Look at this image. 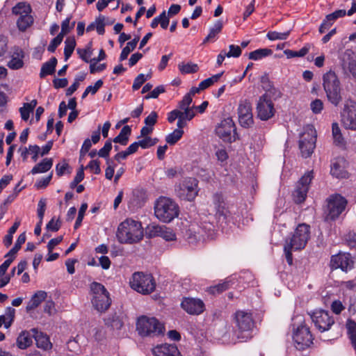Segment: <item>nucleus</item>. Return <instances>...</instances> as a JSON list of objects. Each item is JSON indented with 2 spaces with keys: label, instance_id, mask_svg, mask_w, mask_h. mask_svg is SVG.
<instances>
[{
  "label": "nucleus",
  "instance_id": "1",
  "mask_svg": "<svg viewBox=\"0 0 356 356\" xmlns=\"http://www.w3.org/2000/svg\"><path fill=\"white\" fill-rule=\"evenodd\" d=\"M144 236L141 222L127 218L118 227L116 237L120 243L133 244L140 242Z\"/></svg>",
  "mask_w": 356,
  "mask_h": 356
},
{
  "label": "nucleus",
  "instance_id": "2",
  "mask_svg": "<svg viewBox=\"0 0 356 356\" xmlns=\"http://www.w3.org/2000/svg\"><path fill=\"white\" fill-rule=\"evenodd\" d=\"M309 226L306 224H300L295 229L291 237L286 239L284 250L287 263L293 264L292 250L303 249L309 238Z\"/></svg>",
  "mask_w": 356,
  "mask_h": 356
},
{
  "label": "nucleus",
  "instance_id": "3",
  "mask_svg": "<svg viewBox=\"0 0 356 356\" xmlns=\"http://www.w3.org/2000/svg\"><path fill=\"white\" fill-rule=\"evenodd\" d=\"M234 334L238 339L247 340L252 337L251 331L254 326L252 314L245 311L238 310L234 316Z\"/></svg>",
  "mask_w": 356,
  "mask_h": 356
},
{
  "label": "nucleus",
  "instance_id": "4",
  "mask_svg": "<svg viewBox=\"0 0 356 356\" xmlns=\"http://www.w3.org/2000/svg\"><path fill=\"white\" fill-rule=\"evenodd\" d=\"M323 86L328 101L338 106L342 100L340 81L334 71L330 70L323 76Z\"/></svg>",
  "mask_w": 356,
  "mask_h": 356
},
{
  "label": "nucleus",
  "instance_id": "5",
  "mask_svg": "<svg viewBox=\"0 0 356 356\" xmlns=\"http://www.w3.org/2000/svg\"><path fill=\"white\" fill-rule=\"evenodd\" d=\"M154 213L156 217L161 221L170 222L178 216L179 207L171 199L161 197L155 203Z\"/></svg>",
  "mask_w": 356,
  "mask_h": 356
},
{
  "label": "nucleus",
  "instance_id": "6",
  "mask_svg": "<svg viewBox=\"0 0 356 356\" xmlns=\"http://www.w3.org/2000/svg\"><path fill=\"white\" fill-rule=\"evenodd\" d=\"M136 330L142 337H154L163 334L165 327L157 318L142 316L137 320Z\"/></svg>",
  "mask_w": 356,
  "mask_h": 356
},
{
  "label": "nucleus",
  "instance_id": "7",
  "mask_svg": "<svg viewBox=\"0 0 356 356\" xmlns=\"http://www.w3.org/2000/svg\"><path fill=\"white\" fill-rule=\"evenodd\" d=\"M132 289L143 295H148L154 291L156 282L151 274L136 272L132 275L129 282Z\"/></svg>",
  "mask_w": 356,
  "mask_h": 356
},
{
  "label": "nucleus",
  "instance_id": "8",
  "mask_svg": "<svg viewBox=\"0 0 356 356\" xmlns=\"http://www.w3.org/2000/svg\"><path fill=\"white\" fill-rule=\"evenodd\" d=\"M90 290L92 294L91 302L94 308L99 312H106L111 304L106 289L102 284L94 282L90 284Z\"/></svg>",
  "mask_w": 356,
  "mask_h": 356
},
{
  "label": "nucleus",
  "instance_id": "9",
  "mask_svg": "<svg viewBox=\"0 0 356 356\" xmlns=\"http://www.w3.org/2000/svg\"><path fill=\"white\" fill-rule=\"evenodd\" d=\"M188 239L190 243L204 241L215 238L216 232L214 225L209 222H203L197 227L192 225L188 229Z\"/></svg>",
  "mask_w": 356,
  "mask_h": 356
},
{
  "label": "nucleus",
  "instance_id": "10",
  "mask_svg": "<svg viewBox=\"0 0 356 356\" xmlns=\"http://www.w3.org/2000/svg\"><path fill=\"white\" fill-rule=\"evenodd\" d=\"M316 134L314 128L308 125L305 128L304 132L300 135L299 147L302 156L309 157L316 147Z\"/></svg>",
  "mask_w": 356,
  "mask_h": 356
},
{
  "label": "nucleus",
  "instance_id": "11",
  "mask_svg": "<svg viewBox=\"0 0 356 356\" xmlns=\"http://www.w3.org/2000/svg\"><path fill=\"white\" fill-rule=\"evenodd\" d=\"M177 195L182 200L192 201L197 195V181L193 177L185 178L176 188Z\"/></svg>",
  "mask_w": 356,
  "mask_h": 356
},
{
  "label": "nucleus",
  "instance_id": "12",
  "mask_svg": "<svg viewBox=\"0 0 356 356\" xmlns=\"http://www.w3.org/2000/svg\"><path fill=\"white\" fill-rule=\"evenodd\" d=\"M341 122L346 129L356 130V102L347 99L341 113Z\"/></svg>",
  "mask_w": 356,
  "mask_h": 356
},
{
  "label": "nucleus",
  "instance_id": "13",
  "mask_svg": "<svg viewBox=\"0 0 356 356\" xmlns=\"http://www.w3.org/2000/svg\"><path fill=\"white\" fill-rule=\"evenodd\" d=\"M310 318L316 329L321 332L328 331L334 324V318L329 312L319 309L310 314Z\"/></svg>",
  "mask_w": 356,
  "mask_h": 356
},
{
  "label": "nucleus",
  "instance_id": "14",
  "mask_svg": "<svg viewBox=\"0 0 356 356\" xmlns=\"http://www.w3.org/2000/svg\"><path fill=\"white\" fill-rule=\"evenodd\" d=\"M296 348L304 350L313 343V337L309 328L305 325H300L293 334Z\"/></svg>",
  "mask_w": 356,
  "mask_h": 356
},
{
  "label": "nucleus",
  "instance_id": "15",
  "mask_svg": "<svg viewBox=\"0 0 356 356\" xmlns=\"http://www.w3.org/2000/svg\"><path fill=\"white\" fill-rule=\"evenodd\" d=\"M347 204V200L340 195H332L327 204V217L334 220L344 211Z\"/></svg>",
  "mask_w": 356,
  "mask_h": 356
},
{
  "label": "nucleus",
  "instance_id": "16",
  "mask_svg": "<svg viewBox=\"0 0 356 356\" xmlns=\"http://www.w3.org/2000/svg\"><path fill=\"white\" fill-rule=\"evenodd\" d=\"M257 116L261 120H268L274 115L275 109L270 97L266 94L259 99L257 105Z\"/></svg>",
  "mask_w": 356,
  "mask_h": 356
},
{
  "label": "nucleus",
  "instance_id": "17",
  "mask_svg": "<svg viewBox=\"0 0 356 356\" xmlns=\"http://www.w3.org/2000/svg\"><path fill=\"white\" fill-rule=\"evenodd\" d=\"M313 179L312 171L305 173L298 181L296 189L293 192V199L296 203L305 201L309 190V184Z\"/></svg>",
  "mask_w": 356,
  "mask_h": 356
},
{
  "label": "nucleus",
  "instance_id": "18",
  "mask_svg": "<svg viewBox=\"0 0 356 356\" xmlns=\"http://www.w3.org/2000/svg\"><path fill=\"white\" fill-rule=\"evenodd\" d=\"M354 260L349 253L339 252L333 255L330 260V267L332 269L340 268L343 271L348 272L353 268Z\"/></svg>",
  "mask_w": 356,
  "mask_h": 356
},
{
  "label": "nucleus",
  "instance_id": "19",
  "mask_svg": "<svg viewBox=\"0 0 356 356\" xmlns=\"http://www.w3.org/2000/svg\"><path fill=\"white\" fill-rule=\"evenodd\" d=\"M235 125L231 118H226L216 128V134L225 142H232V138H234Z\"/></svg>",
  "mask_w": 356,
  "mask_h": 356
},
{
  "label": "nucleus",
  "instance_id": "20",
  "mask_svg": "<svg viewBox=\"0 0 356 356\" xmlns=\"http://www.w3.org/2000/svg\"><path fill=\"white\" fill-rule=\"evenodd\" d=\"M238 121L240 124L245 128L253 124V115L251 104L247 100L240 102L238 108Z\"/></svg>",
  "mask_w": 356,
  "mask_h": 356
},
{
  "label": "nucleus",
  "instance_id": "21",
  "mask_svg": "<svg viewBox=\"0 0 356 356\" xmlns=\"http://www.w3.org/2000/svg\"><path fill=\"white\" fill-rule=\"evenodd\" d=\"M181 307L191 315H200L205 309L203 301L193 298H184L181 301Z\"/></svg>",
  "mask_w": 356,
  "mask_h": 356
},
{
  "label": "nucleus",
  "instance_id": "22",
  "mask_svg": "<svg viewBox=\"0 0 356 356\" xmlns=\"http://www.w3.org/2000/svg\"><path fill=\"white\" fill-rule=\"evenodd\" d=\"M148 235L149 237L160 236L166 241H172L176 240V235L173 230L164 225H152L148 227Z\"/></svg>",
  "mask_w": 356,
  "mask_h": 356
},
{
  "label": "nucleus",
  "instance_id": "23",
  "mask_svg": "<svg viewBox=\"0 0 356 356\" xmlns=\"http://www.w3.org/2000/svg\"><path fill=\"white\" fill-rule=\"evenodd\" d=\"M347 166L348 163L344 158L334 159L330 165V174L337 179H346L348 177Z\"/></svg>",
  "mask_w": 356,
  "mask_h": 356
},
{
  "label": "nucleus",
  "instance_id": "24",
  "mask_svg": "<svg viewBox=\"0 0 356 356\" xmlns=\"http://www.w3.org/2000/svg\"><path fill=\"white\" fill-rule=\"evenodd\" d=\"M213 200L216 211V217L218 219V222L220 225L222 223H227L230 217V212L226 207L222 197L221 195L216 194L213 196Z\"/></svg>",
  "mask_w": 356,
  "mask_h": 356
},
{
  "label": "nucleus",
  "instance_id": "25",
  "mask_svg": "<svg viewBox=\"0 0 356 356\" xmlns=\"http://www.w3.org/2000/svg\"><path fill=\"white\" fill-rule=\"evenodd\" d=\"M154 356H181L175 345L163 344L156 346L152 349Z\"/></svg>",
  "mask_w": 356,
  "mask_h": 356
},
{
  "label": "nucleus",
  "instance_id": "26",
  "mask_svg": "<svg viewBox=\"0 0 356 356\" xmlns=\"http://www.w3.org/2000/svg\"><path fill=\"white\" fill-rule=\"evenodd\" d=\"M24 54L23 50L18 47H15L13 48L11 60L8 62V66L9 68L13 70H18L22 68L24 65Z\"/></svg>",
  "mask_w": 356,
  "mask_h": 356
},
{
  "label": "nucleus",
  "instance_id": "27",
  "mask_svg": "<svg viewBox=\"0 0 356 356\" xmlns=\"http://www.w3.org/2000/svg\"><path fill=\"white\" fill-rule=\"evenodd\" d=\"M33 337H34L36 346L42 349L48 350L51 348V343L47 334L42 332L38 331L36 329H32Z\"/></svg>",
  "mask_w": 356,
  "mask_h": 356
},
{
  "label": "nucleus",
  "instance_id": "28",
  "mask_svg": "<svg viewBox=\"0 0 356 356\" xmlns=\"http://www.w3.org/2000/svg\"><path fill=\"white\" fill-rule=\"evenodd\" d=\"M47 296V294L45 291H39L36 292L28 302L26 307V311L30 312L38 307L45 300Z\"/></svg>",
  "mask_w": 356,
  "mask_h": 356
},
{
  "label": "nucleus",
  "instance_id": "29",
  "mask_svg": "<svg viewBox=\"0 0 356 356\" xmlns=\"http://www.w3.org/2000/svg\"><path fill=\"white\" fill-rule=\"evenodd\" d=\"M53 165L52 159L46 158L43 159L40 163L35 165L31 172L32 174L43 173L47 172L51 169Z\"/></svg>",
  "mask_w": 356,
  "mask_h": 356
},
{
  "label": "nucleus",
  "instance_id": "30",
  "mask_svg": "<svg viewBox=\"0 0 356 356\" xmlns=\"http://www.w3.org/2000/svg\"><path fill=\"white\" fill-rule=\"evenodd\" d=\"M56 64L57 60L55 57L51 58L48 62L44 63L41 67L40 76L44 78L47 75L53 74L55 71Z\"/></svg>",
  "mask_w": 356,
  "mask_h": 356
},
{
  "label": "nucleus",
  "instance_id": "31",
  "mask_svg": "<svg viewBox=\"0 0 356 356\" xmlns=\"http://www.w3.org/2000/svg\"><path fill=\"white\" fill-rule=\"evenodd\" d=\"M33 23V18L31 13H26L20 16L17 21V27L21 31H25Z\"/></svg>",
  "mask_w": 356,
  "mask_h": 356
},
{
  "label": "nucleus",
  "instance_id": "32",
  "mask_svg": "<svg viewBox=\"0 0 356 356\" xmlns=\"http://www.w3.org/2000/svg\"><path fill=\"white\" fill-rule=\"evenodd\" d=\"M131 129L129 126L125 125L120 131V134L113 139L115 143H120L122 145H126L129 140Z\"/></svg>",
  "mask_w": 356,
  "mask_h": 356
},
{
  "label": "nucleus",
  "instance_id": "33",
  "mask_svg": "<svg viewBox=\"0 0 356 356\" xmlns=\"http://www.w3.org/2000/svg\"><path fill=\"white\" fill-rule=\"evenodd\" d=\"M32 343V337L29 332L23 331L20 333L17 339V346L20 349H25Z\"/></svg>",
  "mask_w": 356,
  "mask_h": 356
},
{
  "label": "nucleus",
  "instance_id": "34",
  "mask_svg": "<svg viewBox=\"0 0 356 356\" xmlns=\"http://www.w3.org/2000/svg\"><path fill=\"white\" fill-rule=\"evenodd\" d=\"M312 45L311 44H306L302 49L299 51H293L291 49H286L284 51V54L286 55L287 58H291L294 57H302L305 56L309 51Z\"/></svg>",
  "mask_w": 356,
  "mask_h": 356
},
{
  "label": "nucleus",
  "instance_id": "35",
  "mask_svg": "<svg viewBox=\"0 0 356 356\" xmlns=\"http://www.w3.org/2000/svg\"><path fill=\"white\" fill-rule=\"evenodd\" d=\"M138 41H139V37L136 36L131 41L128 42L127 43L126 47L123 48V49L120 54V61H122L127 58L130 52L132 51L136 48Z\"/></svg>",
  "mask_w": 356,
  "mask_h": 356
},
{
  "label": "nucleus",
  "instance_id": "36",
  "mask_svg": "<svg viewBox=\"0 0 356 356\" xmlns=\"http://www.w3.org/2000/svg\"><path fill=\"white\" fill-rule=\"evenodd\" d=\"M273 51L270 49H259L250 52L248 55L249 59L257 60L271 55Z\"/></svg>",
  "mask_w": 356,
  "mask_h": 356
},
{
  "label": "nucleus",
  "instance_id": "37",
  "mask_svg": "<svg viewBox=\"0 0 356 356\" xmlns=\"http://www.w3.org/2000/svg\"><path fill=\"white\" fill-rule=\"evenodd\" d=\"M12 12L14 15L20 17L24 14L31 13V8L29 4L25 2H19L13 8Z\"/></svg>",
  "mask_w": 356,
  "mask_h": 356
},
{
  "label": "nucleus",
  "instance_id": "38",
  "mask_svg": "<svg viewBox=\"0 0 356 356\" xmlns=\"http://www.w3.org/2000/svg\"><path fill=\"white\" fill-rule=\"evenodd\" d=\"M76 47V41L74 38L68 37L65 41L64 55L65 60H67L72 54Z\"/></svg>",
  "mask_w": 356,
  "mask_h": 356
},
{
  "label": "nucleus",
  "instance_id": "39",
  "mask_svg": "<svg viewBox=\"0 0 356 356\" xmlns=\"http://www.w3.org/2000/svg\"><path fill=\"white\" fill-rule=\"evenodd\" d=\"M15 310L13 307H8L6 309L5 314L0 316L3 321L5 327L8 328L15 318Z\"/></svg>",
  "mask_w": 356,
  "mask_h": 356
},
{
  "label": "nucleus",
  "instance_id": "40",
  "mask_svg": "<svg viewBox=\"0 0 356 356\" xmlns=\"http://www.w3.org/2000/svg\"><path fill=\"white\" fill-rule=\"evenodd\" d=\"M346 327L351 343L353 347L356 348V323L351 319H348L346 322Z\"/></svg>",
  "mask_w": 356,
  "mask_h": 356
},
{
  "label": "nucleus",
  "instance_id": "41",
  "mask_svg": "<svg viewBox=\"0 0 356 356\" xmlns=\"http://www.w3.org/2000/svg\"><path fill=\"white\" fill-rule=\"evenodd\" d=\"M184 131L182 129H176L166 136L165 140L171 145H175L182 137Z\"/></svg>",
  "mask_w": 356,
  "mask_h": 356
},
{
  "label": "nucleus",
  "instance_id": "42",
  "mask_svg": "<svg viewBox=\"0 0 356 356\" xmlns=\"http://www.w3.org/2000/svg\"><path fill=\"white\" fill-rule=\"evenodd\" d=\"M222 72L215 74L211 77L207 78L200 83V88L202 90L208 88L214 83L217 82L221 77Z\"/></svg>",
  "mask_w": 356,
  "mask_h": 356
},
{
  "label": "nucleus",
  "instance_id": "43",
  "mask_svg": "<svg viewBox=\"0 0 356 356\" xmlns=\"http://www.w3.org/2000/svg\"><path fill=\"white\" fill-rule=\"evenodd\" d=\"M290 34V31L285 32H277V31H269L267 33V38L270 40H286Z\"/></svg>",
  "mask_w": 356,
  "mask_h": 356
},
{
  "label": "nucleus",
  "instance_id": "44",
  "mask_svg": "<svg viewBox=\"0 0 356 356\" xmlns=\"http://www.w3.org/2000/svg\"><path fill=\"white\" fill-rule=\"evenodd\" d=\"M332 128L334 143L337 145H342L343 143V138L342 137L339 124L337 123H333Z\"/></svg>",
  "mask_w": 356,
  "mask_h": 356
},
{
  "label": "nucleus",
  "instance_id": "45",
  "mask_svg": "<svg viewBox=\"0 0 356 356\" xmlns=\"http://www.w3.org/2000/svg\"><path fill=\"white\" fill-rule=\"evenodd\" d=\"M150 77H151L150 74H147V76H145L143 74H138L134 79V83L132 86L133 90H138L142 86V85L146 81V80H147Z\"/></svg>",
  "mask_w": 356,
  "mask_h": 356
},
{
  "label": "nucleus",
  "instance_id": "46",
  "mask_svg": "<svg viewBox=\"0 0 356 356\" xmlns=\"http://www.w3.org/2000/svg\"><path fill=\"white\" fill-rule=\"evenodd\" d=\"M75 22H73L70 24V17L66 18L61 24V31L59 35L64 37L65 35L70 33V31L74 28Z\"/></svg>",
  "mask_w": 356,
  "mask_h": 356
},
{
  "label": "nucleus",
  "instance_id": "47",
  "mask_svg": "<svg viewBox=\"0 0 356 356\" xmlns=\"http://www.w3.org/2000/svg\"><path fill=\"white\" fill-rule=\"evenodd\" d=\"M179 70L184 74L194 73L198 70V66L194 63L180 64Z\"/></svg>",
  "mask_w": 356,
  "mask_h": 356
},
{
  "label": "nucleus",
  "instance_id": "48",
  "mask_svg": "<svg viewBox=\"0 0 356 356\" xmlns=\"http://www.w3.org/2000/svg\"><path fill=\"white\" fill-rule=\"evenodd\" d=\"M124 318L123 314H115L112 318L111 327L115 330H120L124 325Z\"/></svg>",
  "mask_w": 356,
  "mask_h": 356
},
{
  "label": "nucleus",
  "instance_id": "49",
  "mask_svg": "<svg viewBox=\"0 0 356 356\" xmlns=\"http://www.w3.org/2000/svg\"><path fill=\"white\" fill-rule=\"evenodd\" d=\"M84 178V167L83 165H81L80 168L76 172L75 177L73 181L70 183V188H75L79 183H80Z\"/></svg>",
  "mask_w": 356,
  "mask_h": 356
},
{
  "label": "nucleus",
  "instance_id": "50",
  "mask_svg": "<svg viewBox=\"0 0 356 356\" xmlns=\"http://www.w3.org/2000/svg\"><path fill=\"white\" fill-rule=\"evenodd\" d=\"M158 142L157 138H152L146 136L143 140L138 141L140 147L143 149H146L154 145Z\"/></svg>",
  "mask_w": 356,
  "mask_h": 356
},
{
  "label": "nucleus",
  "instance_id": "51",
  "mask_svg": "<svg viewBox=\"0 0 356 356\" xmlns=\"http://www.w3.org/2000/svg\"><path fill=\"white\" fill-rule=\"evenodd\" d=\"M87 208H88V205L86 203H83L81 204V206L79 209V211L78 217H77L75 224H74V229L79 228V226L81 225Z\"/></svg>",
  "mask_w": 356,
  "mask_h": 356
},
{
  "label": "nucleus",
  "instance_id": "52",
  "mask_svg": "<svg viewBox=\"0 0 356 356\" xmlns=\"http://www.w3.org/2000/svg\"><path fill=\"white\" fill-rule=\"evenodd\" d=\"M310 108L314 113H320L323 108V103L321 99H316L311 102Z\"/></svg>",
  "mask_w": 356,
  "mask_h": 356
},
{
  "label": "nucleus",
  "instance_id": "53",
  "mask_svg": "<svg viewBox=\"0 0 356 356\" xmlns=\"http://www.w3.org/2000/svg\"><path fill=\"white\" fill-rule=\"evenodd\" d=\"M105 17L103 15H99L95 20V28L97 33L99 35H103L104 33V23Z\"/></svg>",
  "mask_w": 356,
  "mask_h": 356
},
{
  "label": "nucleus",
  "instance_id": "54",
  "mask_svg": "<svg viewBox=\"0 0 356 356\" xmlns=\"http://www.w3.org/2000/svg\"><path fill=\"white\" fill-rule=\"evenodd\" d=\"M229 282L225 281L222 283L218 284L213 287H211L210 291L212 293H222L229 289Z\"/></svg>",
  "mask_w": 356,
  "mask_h": 356
},
{
  "label": "nucleus",
  "instance_id": "55",
  "mask_svg": "<svg viewBox=\"0 0 356 356\" xmlns=\"http://www.w3.org/2000/svg\"><path fill=\"white\" fill-rule=\"evenodd\" d=\"M111 149H112V143H111V140H107L105 143L104 147L99 150L98 155L102 158H107V157H108L109 152L111 150Z\"/></svg>",
  "mask_w": 356,
  "mask_h": 356
},
{
  "label": "nucleus",
  "instance_id": "56",
  "mask_svg": "<svg viewBox=\"0 0 356 356\" xmlns=\"http://www.w3.org/2000/svg\"><path fill=\"white\" fill-rule=\"evenodd\" d=\"M229 51L228 52H226L227 57H234V58H238L241 54V48L239 46H236L234 44H231L229 46Z\"/></svg>",
  "mask_w": 356,
  "mask_h": 356
},
{
  "label": "nucleus",
  "instance_id": "57",
  "mask_svg": "<svg viewBox=\"0 0 356 356\" xmlns=\"http://www.w3.org/2000/svg\"><path fill=\"white\" fill-rule=\"evenodd\" d=\"M193 98L191 97V95L186 94L182 100L179 103V107L181 110H186L187 108H191L190 105L192 103Z\"/></svg>",
  "mask_w": 356,
  "mask_h": 356
},
{
  "label": "nucleus",
  "instance_id": "58",
  "mask_svg": "<svg viewBox=\"0 0 356 356\" xmlns=\"http://www.w3.org/2000/svg\"><path fill=\"white\" fill-rule=\"evenodd\" d=\"M222 28V22L220 20H218L216 22L213 27L211 28L209 33V38H215V36L218 34Z\"/></svg>",
  "mask_w": 356,
  "mask_h": 356
},
{
  "label": "nucleus",
  "instance_id": "59",
  "mask_svg": "<svg viewBox=\"0 0 356 356\" xmlns=\"http://www.w3.org/2000/svg\"><path fill=\"white\" fill-rule=\"evenodd\" d=\"M63 37L61 35H58L54 38L48 46V51L50 52H54L57 47L62 42Z\"/></svg>",
  "mask_w": 356,
  "mask_h": 356
},
{
  "label": "nucleus",
  "instance_id": "60",
  "mask_svg": "<svg viewBox=\"0 0 356 356\" xmlns=\"http://www.w3.org/2000/svg\"><path fill=\"white\" fill-rule=\"evenodd\" d=\"M346 14V10H337L334 13L326 15L327 19L330 20L332 23L338 18L345 16Z\"/></svg>",
  "mask_w": 356,
  "mask_h": 356
},
{
  "label": "nucleus",
  "instance_id": "61",
  "mask_svg": "<svg viewBox=\"0 0 356 356\" xmlns=\"http://www.w3.org/2000/svg\"><path fill=\"white\" fill-rule=\"evenodd\" d=\"M90 169L95 174H99L101 172L100 162L98 160H92L88 165L86 167V169ZM85 169V167H84Z\"/></svg>",
  "mask_w": 356,
  "mask_h": 356
},
{
  "label": "nucleus",
  "instance_id": "62",
  "mask_svg": "<svg viewBox=\"0 0 356 356\" xmlns=\"http://www.w3.org/2000/svg\"><path fill=\"white\" fill-rule=\"evenodd\" d=\"M215 155L217 160L221 163L227 161L228 159V154L227 151L223 148H218L216 150Z\"/></svg>",
  "mask_w": 356,
  "mask_h": 356
},
{
  "label": "nucleus",
  "instance_id": "63",
  "mask_svg": "<svg viewBox=\"0 0 356 356\" xmlns=\"http://www.w3.org/2000/svg\"><path fill=\"white\" fill-rule=\"evenodd\" d=\"M69 165L65 161L59 163L56 166V175L59 177L63 175L65 172L68 170Z\"/></svg>",
  "mask_w": 356,
  "mask_h": 356
},
{
  "label": "nucleus",
  "instance_id": "64",
  "mask_svg": "<svg viewBox=\"0 0 356 356\" xmlns=\"http://www.w3.org/2000/svg\"><path fill=\"white\" fill-rule=\"evenodd\" d=\"M157 113L152 111L145 119V123L147 126L152 127L157 122Z\"/></svg>",
  "mask_w": 356,
  "mask_h": 356
}]
</instances>
